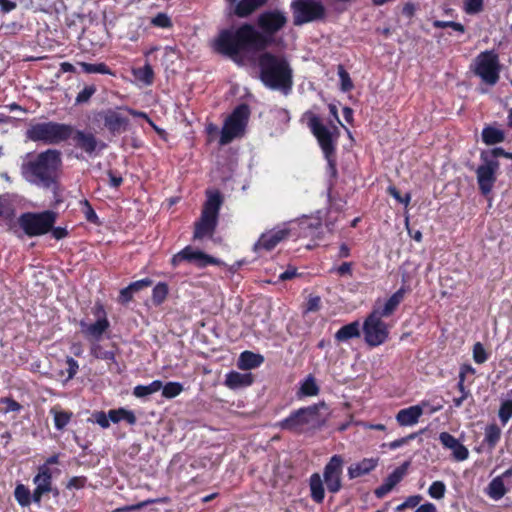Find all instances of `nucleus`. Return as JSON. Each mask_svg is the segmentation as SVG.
<instances>
[{"label": "nucleus", "instance_id": "0e129e2a", "mask_svg": "<svg viewBox=\"0 0 512 512\" xmlns=\"http://www.w3.org/2000/svg\"><path fill=\"white\" fill-rule=\"evenodd\" d=\"M94 421L100 425L102 428H108L110 426V419L108 415L103 411H98L93 413L92 415Z\"/></svg>", "mask_w": 512, "mask_h": 512}, {"label": "nucleus", "instance_id": "f257e3e1", "mask_svg": "<svg viewBox=\"0 0 512 512\" xmlns=\"http://www.w3.org/2000/svg\"><path fill=\"white\" fill-rule=\"evenodd\" d=\"M213 47L217 53L236 60L242 51L265 50L267 41L252 24L245 23L236 29L221 30L213 41Z\"/></svg>", "mask_w": 512, "mask_h": 512}, {"label": "nucleus", "instance_id": "c756f323", "mask_svg": "<svg viewBox=\"0 0 512 512\" xmlns=\"http://www.w3.org/2000/svg\"><path fill=\"white\" fill-rule=\"evenodd\" d=\"M405 288L401 287L385 302L384 306L378 310L381 317H388L396 310L397 306L403 301L405 295Z\"/></svg>", "mask_w": 512, "mask_h": 512}, {"label": "nucleus", "instance_id": "ea45409f", "mask_svg": "<svg viewBox=\"0 0 512 512\" xmlns=\"http://www.w3.org/2000/svg\"><path fill=\"white\" fill-rule=\"evenodd\" d=\"M134 77L143 82L146 85H150L154 79V72L149 63H146L144 67L133 70Z\"/></svg>", "mask_w": 512, "mask_h": 512}, {"label": "nucleus", "instance_id": "6e6d98bb", "mask_svg": "<svg viewBox=\"0 0 512 512\" xmlns=\"http://www.w3.org/2000/svg\"><path fill=\"white\" fill-rule=\"evenodd\" d=\"M473 359L478 364H482L488 359L484 346L480 342L475 343L473 346Z\"/></svg>", "mask_w": 512, "mask_h": 512}, {"label": "nucleus", "instance_id": "37998d69", "mask_svg": "<svg viewBox=\"0 0 512 512\" xmlns=\"http://www.w3.org/2000/svg\"><path fill=\"white\" fill-rule=\"evenodd\" d=\"M300 394L303 396H315L319 393V387L315 378L309 375L300 387Z\"/></svg>", "mask_w": 512, "mask_h": 512}, {"label": "nucleus", "instance_id": "a18cd8bd", "mask_svg": "<svg viewBox=\"0 0 512 512\" xmlns=\"http://www.w3.org/2000/svg\"><path fill=\"white\" fill-rule=\"evenodd\" d=\"M162 395L167 399L178 396L183 391V386L179 382H168L162 385Z\"/></svg>", "mask_w": 512, "mask_h": 512}, {"label": "nucleus", "instance_id": "603ef678", "mask_svg": "<svg viewBox=\"0 0 512 512\" xmlns=\"http://www.w3.org/2000/svg\"><path fill=\"white\" fill-rule=\"evenodd\" d=\"M433 27L435 28H452L454 31L459 33L465 32V27L459 22L454 21H441V20H435L433 21Z\"/></svg>", "mask_w": 512, "mask_h": 512}, {"label": "nucleus", "instance_id": "f03ea898", "mask_svg": "<svg viewBox=\"0 0 512 512\" xmlns=\"http://www.w3.org/2000/svg\"><path fill=\"white\" fill-rule=\"evenodd\" d=\"M61 167V152L57 149H47L24 162L21 172L28 182L43 188H50L56 184Z\"/></svg>", "mask_w": 512, "mask_h": 512}, {"label": "nucleus", "instance_id": "4be33fe9", "mask_svg": "<svg viewBox=\"0 0 512 512\" xmlns=\"http://www.w3.org/2000/svg\"><path fill=\"white\" fill-rule=\"evenodd\" d=\"M441 444L452 451V455L457 461H464L469 456L468 449L462 445L458 439L448 432H441L439 435Z\"/></svg>", "mask_w": 512, "mask_h": 512}, {"label": "nucleus", "instance_id": "2eb2a0df", "mask_svg": "<svg viewBox=\"0 0 512 512\" xmlns=\"http://www.w3.org/2000/svg\"><path fill=\"white\" fill-rule=\"evenodd\" d=\"M182 262L192 263L199 268H204L208 265H218L220 263L217 258L205 254L200 250H195L191 246H186L171 259V264L174 267Z\"/></svg>", "mask_w": 512, "mask_h": 512}, {"label": "nucleus", "instance_id": "412c9836", "mask_svg": "<svg viewBox=\"0 0 512 512\" xmlns=\"http://www.w3.org/2000/svg\"><path fill=\"white\" fill-rule=\"evenodd\" d=\"M104 126L112 134L121 133L127 129L129 119L114 109H108L102 113Z\"/></svg>", "mask_w": 512, "mask_h": 512}, {"label": "nucleus", "instance_id": "c03bdc74", "mask_svg": "<svg viewBox=\"0 0 512 512\" xmlns=\"http://www.w3.org/2000/svg\"><path fill=\"white\" fill-rule=\"evenodd\" d=\"M168 285L164 282H160L158 283L154 288H153V291H152V301L153 303L158 306L160 304H162L167 295H168Z\"/></svg>", "mask_w": 512, "mask_h": 512}, {"label": "nucleus", "instance_id": "9d476101", "mask_svg": "<svg viewBox=\"0 0 512 512\" xmlns=\"http://www.w3.org/2000/svg\"><path fill=\"white\" fill-rule=\"evenodd\" d=\"M474 74L489 86L497 84L500 78V63L494 50H486L476 56L472 65Z\"/></svg>", "mask_w": 512, "mask_h": 512}, {"label": "nucleus", "instance_id": "4c0bfd02", "mask_svg": "<svg viewBox=\"0 0 512 512\" xmlns=\"http://www.w3.org/2000/svg\"><path fill=\"white\" fill-rule=\"evenodd\" d=\"M506 488L502 477H496L488 485V494L491 498L498 500L506 494Z\"/></svg>", "mask_w": 512, "mask_h": 512}, {"label": "nucleus", "instance_id": "5701e85b", "mask_svg": "<svg viewBox=\"0 0 512 512\" xmlns=\"http://www.w3.org/2000/svg\"><path fill=\"white\" fill-rule=\"evenodd\" d=\"M216 226L217 219L201 214L200 219L195 223L193 239L201 240L205 237H212Z\"/></svg>", "mask_w": 512, "mask_h": 512}, {"label": "nucleus", "instance_id": "a211bd4d", "mask_svg": "<svg viewBox=\"0 0 512 512\" xmlns=\"http://www.w3.org/2000/svg\"><path fill=\"white\" fill-rule=\"evenodd\" d=\"M36 485L33 493V502L40 504L42 496L52 491V473L47 465H41L38 469L37 475L33 479Z\"/></svg>", "mask_w": 512, "mask_h": 512}, {"label": "nucleus", "instance_id": "dca6fc26", "mask_svg": "<svg viewBox=\"0 0 512 512\" xmlns=\"http://www.w3.org/2000/svg\"><path fill=\"white\" fill-rule=\"evenodd\" d=\"M343 459L340 455H334L325 465L323 481L330 493H337L342 488Z\"/></svg>", "mask_w": 512, "mask_h": 512}, {"label": "nucleus", "instance_id": "4468645a", "mask_svg": "<svg viewBox=\"0 0 512 512\" xmlns=\"http://www.w3.org/2000/svg\"><path fill=\"white\" fill-rule=\"evenodd\" d=\"M94 316L97 317L96 322L88 324L85 321H80L81 332L88 338L99 341L102 335L109 329L110 322L107 318L106 311L101 302H96L92 308Z\"/></svg>", "mask_w": 512, "mask_h": 512}, {"label": "nucleus", "instance_id": "8fccbe9b", "mask_svg": "<svg viewBox=\"0 0 512 512\" xmlns=\"http://www.w3.org/2000/svg\"><path fill=\"white\" fill-rule=\"evenodd\" d=\"M498 416L502 424H506L512 417V400H505L501 403Z\"/></svg>", "mask_w": 512, "mask_h": 512}, {"label": "nucleus", "instance_id": "052dcab7", "mask_svg": "<svg viewBox=\"0 0 512 512\" xmlns=\"http://www.w3.org/2000/svg\"><path fill=\"white\" fill-rule=\"evenodd\" d=\"M0 403L5 404V409H4L5 413L18 412L22 409V406L20 403H18L17 401H15L14 399L9 398V397L1 398Z\"/></svg>", "mask_w": 512, "mask_h": 512}, {"label": "nucleus", "instance_id": "9b49d317", "mask_svg": "<svg viewBox=\"0 0 512 512\" xmlns=\"http://www.w3.org/2000/svg\"><path fill=\"white\" fill-rule=\"evenodd\" d=\"M287 24V16L279 9L266 10L257 17V26L266 37L267 47L272 43L273 36Z\"/></svg>", "mask_w": 512, "mask_h": 512}, {"label": "nucleus", "instance_id": "69168bd1", "mask_svg": "<svg viewBox=\"0 0 512 512\" xmlns=\"http://www.w3.org/2000/svg\"><path fill=\"white\" fill-rule=\"evenodd\" d=\"M86 482L87 478L85 476H75L69 480L67 488L81 489L85 486Z\"/></svg>", "mask_w": 512, "mask_h": 512}, {"label": "nucleus", "instance_id": "864d4df0", "mask_svg": "<svg viewBox=\"0 0 512 512\" xmlns=\"http://www.w3.org/2000/svg\"><path fill=\"white\" fill-rule=\"evenodd\" d=\"M151 24L155 27L170 28L172 26V21L166 13H158L151 19Z\"/></svg>", "mask_w": 512, "mask_h": 512}, {"label": "nucleus", "instance_id": "de8ad7c7", "mask_svg": "<svg viewBox=\"0 0 512 512\" xmlns=\"http://www.w3.org/2000/svg\"><path fill=\"white\" fill-rule=\"evenodd\" d=\"M338 76L340 79V89L343 92H349L353 89L354 85L350 78L349 73L345 70L343 65H338Z\"/></svg>", "mask_w": 512, "mask_h": 512}, {"label": "nucleus", "instance_id": "09e8293b", "mask_svg": "<svg viewBox=\"0 0 512 512\" xmlns=\"http://www.w3.org/2000/svg\"><path fill=\"white\" fill-rule=\"evenodd\" d=\"M97 89L95 85L85 86L77 95L75 99V104H85L88 103L91 97L96 93Z\"/></svg>", "mask_w": 512, "mask_h": 512}, {"label": "nucleus", "instance_id": "ddd939ff", "mask_svg": "<svg viewBox=\"0 0 512 512\" xmlns=\"http://www.w3.org/2000/svg\"><path fill=\"white\" fill-rule=\"evenodd\" d=\"M381 318L382 317L378 314V310H373L364 321V339L371 347L383 344L388 338L387 325Z\"/></svg>", "mask_w": 512, "mask_h": 512}, {"label": "nucleus", "instance_id": "7c9ffc66", "mask_svg": "<svg viewBox=\"0 0 512 512\" xmlns=\"http://www.w3.org/2000/svg\"><path fill=\"white\" fill-rule=\"evenodd\" d=\"M360 336V325L358 321L351 322L342 326L336 333L335 339L339 342H345Z\"/></svg>", "mask_w": 512, "mask_h": 512}, {"label": "nucleus", "instance_id": "680f3d73", "mask_svg": "<svg viewBox=\"0 0 512 512\" xmlns=\"http://www.w3.org/2000/svg\"><path fill=\"white\" fill-rule=\"evenodd\" d=\"M153 284V281L149 278H144L135 282L130 283L129 289L133 291V293H136L144 288H147Z\"/></svg>", "mask_w": 512, "mask_h": 512}, {"label": "nucleus", "instance_id": "0eeeda50", "mask_svg": "<svg viewBox=\"0 0 512 512\" xmlns=\"http://www.w3.org/2000/svg\"><path fill=\"white\" fill-rule=\"evenodd\" d=\"M290 8L295 26L323 22L328 15L327 8L321 0H292Z\"/></svg>", "mask_w": 512, "mask_h": 512}, {"label": "nucleus", "instance_id": "f704fd0d", "mask_svg": "<svg viewBox=\"0 0 512 512\" xmlns=\"http://www.w3.org/2000/svg\"><path fill=\"white\" fill-rule=\"evenodd\" d=\"M108 417L113 423H118L121 420H125L130 425H134L137 421L134 412L126 410L124 408L112 409L108 412Z\"/></svg>", "mask_w": 512, "mask_h": 512}, {"label": "nucleus", "instance_id": "4d7b16f0", "mask_svg": "<svg viewBox=\"0 0 512 512\" xmlns=\"http://www.w3.org/2000/svg\"><path fill=\"white\" fill-rule=\"evenodd\" d=\"M82 204L84 206L83 213L85 215L86 220L88 222H90V223L98 224L99 223V218H98L96 212L94 211L93 207L89 203V201L88 200H84L82 202Z\"/></svg>", "mask_w": 512, "mask_h": 512}, {"label": "nucleus", "instance_id": "f8f14e48", "mask_svg": "<svg viewBox=\"0 0 512 512\" xmlns=\"http://www.w3.org/2000/svg\"><path fill=\"white\" fill-rule=\"evenodd\" d=\"M480 157L482 164L476 169L477 183L480 192L486 196L492 191L496 182L500 163L496 159H491L487 152H482Z\"/></svg>", "mask_w": 512, "mask_h": 512}, {"label": "nucleus", "instance_id": "6e6552de", "mask_svg": "<svg viewBox=\"0 0 512 512\" xmlns=\"http://www.w3.org/2000/svg\"><path fill=\"white\" fill-rule=\"evenodd\" d=\"M250 117V108L242 103L235 107L232 113L224 121L219 144L221 146L231 143L236 138L244 136L248 120Z\"/></svg>", "mask_w": 512, "mask_h": 512}, {"label": "nucleus", "instance_id": "aec40b11", "mask_svg": "<svg viewBox=\"0 0 512 512\" xmlns=\"http://www.w3.org/2000/svg\"><path fill=\"white\" fill-rule=\"evenodd\" d=\"M290 234L289 229H273L263 233L258 241L254 245V250L259 251L264 249L271 251L274 249L282 240L288 237Z\"/></svg>", "mask_w": 512, "mask_h": 512}, {"label": "nucleus", "instance_id": "79ce46f5", "mask_svg": "<svg viewBox=\"0 0 512 512\" xmlns=\"http://www.w3.org/2000/svg\"><path fill=\"white\" fill-rule=\"evenodd\" d=\"M51 413L54 416V425L57 430L64 429L72 417V412L60 411L56 408H52Z\"/></svg>", "mask_w": 512, "mask_h": 512}, {"label": "nucleus", "instance_id": "a878e982", "mask_svg": "<svg viewBox=\"0 0 512 512\" xmlns=\"http://www.w3.org/2000/svg\"><path fill=\"white\" fill-rule=\"evenodd\" d=\"M254 382V377L251 373H240L237 371H230L226 374L224 384L232 390L248 387Z\"/></svg>", "mask_w": 512, "mask_h": 512}, {"label": "nucleus", "instance_id": "cd10ccee", "mask_svg": "<svg viewBox=\"0 0 512 512\" xmlns=\"http://www.w3.org/2000/svg\"><path fill=\"white\" fill-rule=\"evenodd\" d=\"M264 361V357L251 351H244L240 354L237 367L242 370H250L259 367Z\"/></svg>", "mask_w": 512, "mask_h": 512}, {"label": "nucleus", "instance_id": "c9c22d12", "mask_svg": "<svg viewBox=\"0 0 512 512\" xmlns=\"http://www.w3.org/2000/svg\"><path fill=\"white\" fill-rule=\"evenodd\" d=\"M162 388V381L154 380L148 385H137L133 389V395L137 398H144L158 392Z\"/></svg>", "mask_w": 512, "mask_h": 512}, {"label": "nucleus", "instance_id": "a19ab883", "mask_svg": "<svg viewBox=\"0 0 512 512\" xmlns=\"http://www.w3.org/2000/svg\"><path fill=\"white\" fill-rule=\"evenodd\" d=\"M14 496L19 505L22 507L29 506L31 501H33L30 490L23 484L16 486Z\"/></svg>", "mask_w": 512, "mask_h": 512}, {"label": "nucleus", "instance_id": "58836bf2", "mask_svg": "<svg viewBox=\"0 0 512 512\" xmlns=\"http://www.w3.org/2000/svg\"><path fill=\"white\" fill-rule=\"evenodd\" d=\"M79 65L81 66L83 72H85L87 74H96L97 73V74L113 75V72L105 63L80 62Z\"/></svg>", "mask_w": 512, "mask_h": 512}, {"label": "nucleus", "instance_id": "bb28decb", "mask_svg": "<svg viewBox=\"0 0 512 512\" xmlns=\"http://www.w3.org/2000/svg\"><path fill=\"white\" fill-rule=\"evenodd\" d=\"M422 414V407L419 405H414L405 409H401L396 415V420L400 426H412L418 422Z\"/></svg>", "mask_w": 512, "mask_h": 512}, {"label": "nucleus", "instance_id": "20e7f679", "mask_svg": "<svg viewBox=\"0 0 512 512\" xmlns=\"http://www.w3.org/2000/svg\"><path fill=\"white\" fill-rule=\"evenodd\" d=\"M322 409L327 410L325 402H319L311 406L300 408L293 411L287 418L278 422L276 426L295 434H301L312 429L320 428L326 420V416L321 413Z\"/></svg>", "mask_w": 512, "mask_h": 512}, {"label": "nucleus", "instance_id": "6ab92c4d", "mask_svg": "<svg viewBox=\"0 0 512 512\" xmlns=\"http://www.w3.org/2000/svg\"><path fill=\"white\" fill-rule=\"evenodd\" d=\"M410 466L409 461H405L399 467H397L392 473L388 475V477L384 480L382 485L377 487L374 491V494L377 498H383L387 495L392 489L402 481L404 476L407 473V470Z\"/></svg>", "mask_w": 512, "mask_h": 512}, {"label": "nucleus", "instance_id": "473e14b6", "mask_svg": "<svg viewBox=\"0 0 512 512\" xmlns=\"http://www.w3.org/2000/svg\"><path fill=\"white\" fill-rule=\"evenodd\" d=\"M505 139L504 131L492 126H486L482 130V140L486 145H494L503 142Z\"/></svg>", "mask_w": 512, "mask_h": 512}, {"label": "nucleus", "instance_id": "bf43d9fd", "mask_svg": "<svg viewBox=\"0 0 512 512\" xmlns=\"http://www.w3.org/2000/svg\"><path fill=\"white\" fill-rule=\"evenodd\" d=\"M163 501H164L163 499H148V500H145L143 502L127 506L125 508L116 509L113 512H127V511L139 510V509H141V508H143V507H145V506H147L149 504H153V503H157V502H163Z\"/></svg>", "mask_w": 512, "mask_h": 512}, {"label": "nucleus", "instance_id": "39448f33", "mask_svg": "<svg viewBox=\"0 0 512 512\" xmlns=\"http://www.w3.org/2000/svg\"><path fill=\"white\" fill-rule=\"evenodd\" d=\"M73 134V126L54 121L31 124L26 130L27 139L47 145H57L67 141Z\"/></svg>", "mask_w": 512, "mask_h": 512}, {"label": "nucleus", "instance_id": "7ed1b4c3", "mask_svg": "<svg viewBox=\"0 0 512 512\" xmlns=\"http://www.w3.org/2000/svg\"><path fill=\"white\" fill-rule=\"evenodd\" d=\"M260 80L272 89L288 95L293 86V70L289 62L281 56L270 52L262 53L258 58Z\"/></svg>", "mask_w": 512, "mask_h": 512}, {"label": "nucleus", "instance_id": "72a5a7b5", "mask_svg": "<svg viewBox=\"0 0 512 512\" xmlns=\"http://www.w3.org/2000/svg\"><path fill=\"white\" fill-rule=\"evenodd\" d=\"M15 217L13 205L5 198L0 197V225L10 227Z\"/></svg>", "mask_w": 512, "mask_h": 512}, {"label": "nucleus", "instance_id": "13d9d810", "mask_svg": "<svg viewBox=\"0 0 512 512\" xmlns=\"http://www.w3.org/2000/svg\"><path fill=\"white\" fill-rule=\"evenodd\" d=\"M387 191L399 203L404 204L405 206L409 205L411 200V195L409 193H406L404 196H402L395 186H389Z\"/></svg>", "mask_w": 512, "mask_h": 512}, {"label": "nucleus", "instance_id": "c85d7f7f", "mask_svg": "<svg viewBox=\"0 0 512 512\" xmlns=\"http://www.w3.org/2000/svg\"><path fill=\"white\" fill-rule=\"evenodd\" d=\"M222 204L221 194L216 192H210L208 194V198L204 204V208L202 210V215H207L209 217L215 218L218 220L219 210Z\"/></svg>", "mask_w": 512, "mask_h": 512}, {"label": "nucleus", "instance_id": "338daca9", "mask_svg": "<svg viewBox=\"0 0 512 512\" xmlns=\"http://www.w3.org/2000/svg\"><path fill=\"white\" fill-rule=\"evenodd\" d=\"M66 364L68 366L67 367V374H68L67 378L72 379L77 374L79 365H78L77 361L72 357H67Z\"/></svg>", "mask_w": 512, "mask_h": 512}, {"label": "nucleus", "instance_id": "393cba45", "mask_svg": "<svg viewBox=\"0 0 512 512\" xmlns=\"http://www.w3.org/2000/svg\"><path fill=\"white\" fill-rule=\"evenodd\" d=\"M268 0H237L233 14L239 18H247L267 4Z\"/></svg>", "mask_w": 512, "mask_h": 512}, {"label": "nucleus", "instance_id": "f3484780", "mask_svg": "<svg viewBox=\"0 0 512 512\" xmlns=\"http://www.w3.org/2000/svg\"><path fill=\"white\" fill-rule=\"evenodd\" d=\"M71 138L74 142V145L87 153L89 156L95 155L97 150L100 151L105 147V144L98 141L93 133L77 130L74 127Z\"/></svg>", "mask_w": 512, "mask_h": 512}, {"label": "nucleus", "instance_id": "3c124183", "mask_svg": "<svg viewBox=\"0 0 512 512\" xmlns=\"http://www.w3.org/2000/svg\"><path fill=\"white\" fill-rule=\"evenodd\" d=\"M446 486L442 481H434L429 489V495L434 499H442L445 495Z\"/></svg>", "mask_w": 512, "mask_h": 512}, {"label": "nucleus", "instance_id": "49530a36", "mask_svg": "<svg viewBox=\"0 0 512 512\" xmlns=\"http://www.w3.org/2000/svg\"><path fill=\"white\" fill-rule=\"evenodd\" d=\"M90 352H91V355L97 359L109 360V361L115 360L114 352L103 349V347L98 343L92 344Z\"/></svg>", "mask_w": 512, "mask_h": 512}, {"label": "nucleus", "instance_id": "2f4dec72", "mask_svg": "<svg viewBox=\"0 0 512 512\" xmlns=\"http://www.w3.org/2000/svg\"><path fill=\"white\" fill-rule=\"evenodd\" d=\"M323 480L318 473H314L310 477V491L311 498L316 503H322L325 497V491L323 486Z\"/></svg>", "mask_w": 512, "mask_h": 512}, {"label": "nucleus", "instance_id": "b1692460", "mask_svg": "<svg viewBox=\"0 0 512 512\" xmlns=\"http://www.w3.org/2000/svg\"><path fill=\"white\" fill-rule=\"evenodd\" d=\"M379 464V458H364L359 462L353 463L348 467V476L355 479L369 474Z\"/></svg>", "mask_w": 512, "mask_h": 512}, {"label": "nucleus", "instance_id": "423d86ee", "mask_svg": "<svg viewBox=\"0 0 512 512\" xmlns=\"http://www.w3.org/2000/svg\"><path fill=\"white\" fill-rule=\"evenodd\" d=\"M307 115L308 127L316 137L324 153L325 159L328 163V171L330 175L335 178L337 176L335 141L338 136V129L334 126V131L336 132V136L334 137L333 132L330 131L325 125H323L317 115L313 113H307Z\"/></svg>", "mask_w": 512, "mask_h": 512}, {"label": "nucleus", "instance_id": "e433bc0d", "mask_svg": "<svg viewBox=\"0 0 512 512\" xmlns=\"http://www.w3.org/2000/svg\"><path fill=\"white\" fill-rule=\"evenodd\" d=\"M501 437V429L495 423L489 424L485 428L484 443L488 445L490 449H494Z\"/></svg>", "mask_w": 512, "mask_h": 512}, {"label": "nucleus", "instance_id": "e2e57ef3", "mask_svg": "<svg viewBox=\"0 0 512 512\" xmlns=\"http://www.w3.org/2000/svg\"><path fill=\"white\" fill-rule=\"evenodd\" d=\"M422 497L420 495H413V496H409L402 504H400L396 510L397 511H401L405 508H413V507H416L420 501H421Z\"/></svg>", "mask_w": 512, "mask_h": 512}, {"label": "nucleus", "instance_id": "5fc2aeb1", "mask_svg": "<svg viewBox=\"0 0 512 512\" xmlns=\"http://www.w3.org/2000/svg\"><path fill=\"white\" fill-rule=\"evenodd\" d=\"M464 10L467 14H477L483 10V0H465Z\"/></svg>", "mask_w": 512, "mask_h": 512}, {"label": "nucleus", "instance_id": "1a4fd4ad", "mask_svg": "<svg viewBox=\"0 0 512 512\" xmlns=\"http://www.w3.org/2000/svg\"><path fill=\"white\" fill-rule=\"evenodd\" d=\"M57 214L52 210L43 212L23 213L19 219V226L29 237L44 235L52 229L56 221Z\"/></svg>", "mask_w": 512, "mask_h": 512}, {"label": "nucleus", "instance_id": "774afa93", "mask_svg": "<svg viewBox=\"0 0 512 512\" xmlns=\"http://www.w3.org/2000/svg\"><path fill=\"white\" fill-rule=\"evenodd\" d=\"M107 175L111 187L118 188L122 184L123 178L120 174L115 173L113 170H108Z\"/></svg>", "mask_w": 512, "mask_h": 512}]
</instances>
